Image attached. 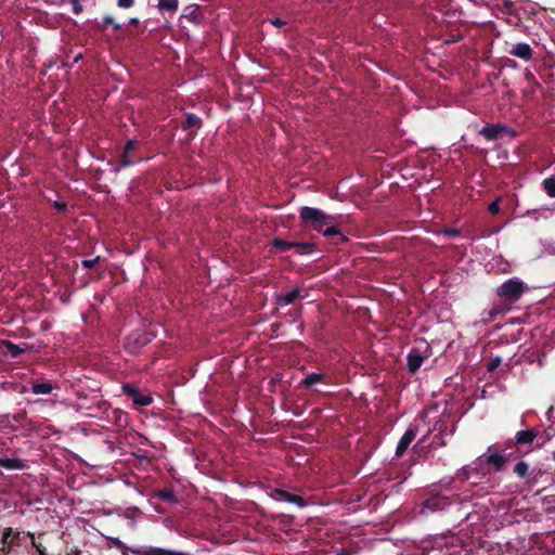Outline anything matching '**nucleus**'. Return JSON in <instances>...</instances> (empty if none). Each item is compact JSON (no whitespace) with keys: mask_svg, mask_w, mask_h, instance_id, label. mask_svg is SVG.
Returning a JSON list of instances; mask_svg holds the SVG:
<instances>
[{"mask_svg":"<svg viewBox=\"0 0 555 555\" xmlns=\"http://www.w3.org/2000/svg\"><path fill=\"white\" fill-rule=\"evenodd\" d=\"M527 289L528 286L518 278L506 280L496 288V295L503 300V302L493 307L490 311V317L494 318L499 313L508 311L512 306L521 298Z\"/></svg>","mask_w":555,"mask_h":555,"instance_id":"1","label":"nucleus"},{"mask_svg":"<svg viewBox=\"0 0 555 555\" xmlns=\"http://www.w3.org/2000/svg\"><path fill=\"white\" fill-rule=\"evenodd\" d=\"M299 218L304 228L322 232L325 225L335 223L336 217L326 215L319 208L304 206L299 210Z\"/></svg>","mask_w":555,"mask_h":555,"instance_id":"2","label":"nucleus"},{"mask_svg":"<svg viewBox=\"0 0 555 555\" xmlns=\"http://www.w3.org/2000/svg\"><path fill=\"white\" fill-rule=\"evenodd\" d=\"M430 354V347L425 340L416 341L406 356L409 372L415 374Z\"/></svg>","mask_w":555,"mask_h":555,"instance_id":"3","label":"nucleus"},{"mask_svg":"<svg viewBox=\"0 0 555 555\" xmlns=\"http://www.w3.org/2000/svg\"><path fill=\"white\" fill-rule=\"evenodd\" d=\"M491 449L492 448L490 447L487 453L477 459V466L473 467V470H475L476 474H483V465L493 466L495 472H501L505 468L506 463L508 462V456L503 453L491 452Z\"/></svg>","mask_w":555,"mask_h":555,"instance_id":"4","label":"nucleus"},{"mask_svg":"<svg viewBox=\"0 0 555 555\" xmlns=\"http://www.w3.org/2000/svg\"><path fill=\"white\" fill-rule=\"evenodd\" d=\"M453 499L457 500L459 495L447 496L439 492L430 491L428 498L423 502V507L430 512L446 511L453 502Z\"/></svg>","mask_w":555,"mask_h":555,"instance_id":"5","label":"nucleus"},{"mask_svg":"<svg viewBox=\"0 0 555 555\" xmlns=\"http://www.w3.org/2000/svg\"><path fill=\"white\" fill-rule=\"evenodd\" d=\"M479 134L488 141H495L504 134H508L514 138L516 137V131L503 124H488L481 128Z\"/></svg>","mask_w":555,"mask_h":555,"instance_id":"6","label":"nucleus"},{"mask_svg":"<svg viewBox=\"0 0 555 555\" xmlns=\"http://www.w3.org/2000/svg\"><path fill=\"white\" fill-rule=\"evenodd\" d=\"M122 390L129 398H131L135 405L147 406L153 402L152 396L143 395L138 388L130 384H125L122 386Z\"/></svg>","mask_w":555,"mask_h":555,"instance_id":"7","label":"nucleus"},{"mask_svg":"<svg viewBox=\"0 0 555 555\" xmlns=\"http://www.w3.org/2000/svg\"><path fill=\"white\" fill-rule=\"evenodd\" d=\"M202 126H203L202 118L193 113H186L184 115V120L181 122V128L183 130H191L188 134L189 141L193 140L196 135L195 130H192V129H199Z\"/></svg>","mask_w":555,"mask_h":555,"instance_id":"8","label":"nucleus"},{"mask_svg":"<svg viewBox=\"0 0 555 555\" xmlns=\"http://www.w3.org/2000/svg\"><path fill=\"white\" fill-rule=\"evenodd\" d=\"M272 498L276 501H285L288 503L296 504L299 507H306L308 505L307 501L304 498L279 488H276L273 491Z\"/></svg>","mask_w":555,"mask_h":555,"instance_id":"9","label":"nucleus"},{"mask_svg":"<svg viewBox=\"0 0 555 555\" xmlns=\"http://www.w3.org/2000/svg\"><path fill=\"white\" fill-rule=\"evenodd\" d=\"M539 430L535 428H530L526 430H519L515 436V446H517V450L521 451V448L527 444H531L533 440L538 437Z\"/></svg>","mask_w":555,"mask_h":555,"instance_id":"10","label":"nucleus"},{"mask_svg":"<svg viewBox=\"0 0 555 555\" xmlns=\"http://www.w3.org/2000/svg\"><path fill=\"white\" fill-rule=\"evenodd\" d=\"M415 437H416L415 429L409 428L405 430V433L399 440L398 446L396 448V456L397 457H401L404 454V452L406 451V449L409 448L411 442L415 439Z\"/></svg>","mask_w":555,"mask_h":555,"instance_id":"11","label":"nucleus"},{"mask_svg":"<svg viewBox=\"0 0 555 555\" xmlns=\"http://www.w3.org/2000/svg\"><path fill=\"white\" fill-rule=\"evenodd\" d=\"M509 54L513 56H517L524 61H529L532 59L533 51L528 43L519 42L513 46L509 51Z\"/></svg>","mask_w":555,"mask_h":555,"instance_id":"12","label":"nucleus"},{"mask_svg":"<svg viewBox=\"0 0 555 555\" xmlns=\"http://www.w3.org/2000/svg\"><path fill=\"white\" fill-rule=\"evenodd\" d=\"M472 472L476 473L475 470H473V468H469L468 466H464V467L460 468L455 473V476L452 477L451 479H449L448 481L441 480L440 485L442 487H444L446 489L450 490L451 489V485L454 482V480L457 479L460 481H467L469 479V475H470Z\"/></svg>","mask_w":555,"mask_h":555,"instance_id":"13","label":"nucleus"},{"mask_svg":"<svg viewBox=\"0 0 555 555\" xmlns=\"http://www.w3.org/2000/svg\"><path fill=\"white\" fill-rule=\"evenodd\" d=\"M301 294V288L295 287L293 291L279 295L275 304L279 306H286L293 304Z\"/></svg>","mask_w":555,"mask_h":555,"instance_id":"14","label":"nucleus"},{"mask_svg":"<svg viewBox=\"0 0 555 555\" xmlns=\"http://www.w3.org/2000/svg\"><path fill=\"white\" fill-rule=\"evenodd\" d=\"M20 534L18 531H14L12 528H5L2 532L1 544L17 545Z\"/></svg>","mask_w":555,"mask_h":555,"instance_id":"15","label":"nucleus"},{"mask_svg":"<svg viewBox=\"0 0 555 555\" xmlns=\"http://www.w3.org/2000/svg\"><path fill=\"white\" fill-rule=\"evenodd\" d=\"M0 467L5 469L15 470L23 469L25 467L22 460L16 457H0Z\"/></svg>","mask_w":555,"mask_h":555,"instance_id":"16","label":"nucleus"},{"mask_svg":"<svg viewBox=\"0 0 555 555\" xmlns=\"http://www.w3.org/2000/svg\"><path fill=\"white\" fill-rule=\"evenodd\" d=\"M155 495L166 503H170V504L178 503V498L171 488L160 489L156 492Z\"/></svg>","mask_w":555,"mask_h":555,"instance_id":"17","label":"nucleus"},{"mask_svg":"<svg viewBox=\"0 0 555 555\" xmlns=\"http://www.w3.org/2000/svg\"><path fill=\"white\" fill-rule=\"evenodd\" d=\"M325 379V376L323 374H320V373H311L309 375H307L300 383L301 386L304 387H311L318 383H322L324 382Z\"/></svg>","mask_w":555,"mask_h":555,"instance_id":"18","label":"nucleus"},{"mask_svg":"<svg viewBox=\"0 0 555 555\" xmlns=\"http://www.w3.org/2000/svg\"><path fill=\"white\" fill-rule=\"evenodd\" d=\"M137 159H134L133 152H122L120 156V164L118 167L114 169L115 172H118L121 168L130 167L135 164Z\"/></svg>","mask_w":555,"mask_h":555,"instance_id":"19","label":"nucleus"},{"mask_svg":"<svg viewBox=\"0 0 555 555\" xmlns=\"http://www.w3.org/2000/svg\"><path fill=\"white\" fill-rule=\"evenodd\" d=\"M3 346H4L8 354H10V357H12V358H17L25 351L24 348L20 347L18 345H16L10 340H4Z\"/></svg>","mask_w":555,"mask_h":555,"instance_id":"20","label":"nucleus"},{"mask_svg":"<svg viewBox=\"0 0 555 555\" xmlns=\"http://www.w3.org/2000/svg\"><path fill=\"white\" fill-rule=\"evenodd\" d=\"M296 253L299 255L311 254L315 249V245L311 242H295Z\"/></svg>","mask_w":555,"mask_h":555,"instance_id":"21","label":"nucleus"},{"mask_svg":"<svg viewBox=\"0 0 555 555\" xmlns=\"http://www.w3.org/2000/svg\"><path fill=\"white\" fill-rule=\"evenodd\" d=\"M271 244L279 251H287L295 247V242H288L279 237L273 238Z\"/></svg>","mask_w":555,"mask_h":555,"instance_id":"22","label":"nucleus"},{"mask_svg":"<svg viewBox=\"0 0 555 555\" xmlns=\"http://www.w3.org/2000/svg\"><path fill=\"white\" fill-rule=\"evenodd\" d=\"M53 387L50 382L46 383H34L31 390L35 395H47L52 391Z\"/></svg>","mask_w":555,"mask_h":555,"instance_id":"23","label":"nucleus"},{"mask_svg":"<svg viewBox=\"0 0 555 555\" xmlns=\"http://www.w3.org/2000/svg\"><path fill=\"white\" fill-rule=\"evenodd\" d=\"M179 7L178 0H159L158 8L160 11L165 12H176Z\"/></svg>","mask_w":555,"mask_h":555,"instance_id":"24","label":"nucleus"},{"mask_svg":"<svg viewBox=\"0 0 555 555\" xmlns=\"http://www.w3.org/2000/svg\"><path fill=\"white\" fill-rule=\"evenodd\" d=\"M528 472H529V465L528 463H526L525 461H520L518 462L515 467H514V473L520 477V478H525L528 476Z\"/></svg>","mask_w":555,"mask_h":555,"instance_id":"25","label":"nucleus"},{"mask_svg":"<svg viewBox=\"0 0 555 555\" xmlns=\"http://www.w3.org/2000/svg\"><path fill=\"white\" fill-rule=\"evenodd\" d=\"M543 188L548 196L555 197V177L544 179Z\"/></svg>","mask_w":555,"mask_h":555,"instance_id":"26","label":"nucleus"},{"mask_svg":"<svg viewBox=\"0 0 555 555\" xmlns=\"http://www.w3.org/2000/svg\"><path fill=\"white\" fill-rule=\"evenodd\" d=\"M325 227L326 229L321 232L325 237H337L340 233L339 229L334 223Z\"/></svg>","mask_w":555,"mask_h":555,"instance_id":"27","label":"nucleus"},{"mask_svg":"<svg viewBox=\"0 0 555 555\" xmlns=\"http://www.w3.org/2000/svg\"><path fill=\"white\" fill-rule=\"evenodd\" d=\"M27 535L31 539V544L37 550L39 555H47L46 547L41 543L36 542L34 533L27 532Z\"/></svg>","mask_w":555,"mask_h":555,"instance_id":"28","label":"nucleus"},{"mask_svg":"<svg viewBox=\"0 0 555 555\" xmlns=\"http://www.w3.org/2000/svg\"><path fill=\"white\" fill-rule=\"evenodd\" d=\"M500 202L501 197H496L493 202H491L488 206V211L491 215H498L500 212Z\"/></svg>","mask_w":555,"mask_h":555,"instance_id":"29","label":"nucleus"},{"mask_svg":"<svg viewBox=\"0 0 555 555\" xmlns=\"http://www.w3.org/2000/svg\"><path fill=\"white\" fill-rule=\"evenodd\" d=\"M441 233L449 237H459L461 235V230L455 228H444L441 230Z\"/></svg>","mask_w":555,"mask_h":555,"instance_id":"30","label":"nucleus"},{"mask_svg":"<svg viewBox=\"0 0 555 555\" xmlns=\"http://www.w3.org/2000/svg\"><path fill=\"white\" fill-rule=\"evenodd\" d=\"M101 260V257L100 256H96L95 258L93 259H85L81 261V266L86 269H91L93 268L96 263H99Z\"/></svg>","mask_w":555,"mask_h":555,"instance_id":"31","label":"nucleus"},{"mask_svg":"<svg viewBox=\"0 0 555 555\" xmlns=\"http://www.w3.org/2000/svg\"><path fill=\"white\" fill-rule=\"evenodd\" d=\"M137 145H138V141L135 139H129L125 143L122 152L132 153L134 151V149L137 147Z\"/></svg>","mask_w":555,"mask_h":555,"instance_id":"32","label":"nucleus"},{"mask_svg":"<svg viewBox=\"0 0 555 555\" xmlns=\"http://www.w3.org/2000/svg\"><path fill=\"white\" fill-rule=\"evenodd\" d=\"M103 24H104V27L112 25L114 27V29H116V30L120 29V25L115 23L114 18L109 15H107L103 18Z\"/></svg>","mask_w":555,"mask_h":555,"instance_id":"33","label":"nucleus"},{"mask_svg":"<svg viewBox=\"0 0 555 555\" xmlns=\"http://www.w3.org/2000/svg\"><path fill=\"white\" fill-rule=\"evenodd\" d=\"M53 207L60 211V212H66L67 211V204L63 201H55L53 204Z\"/></svg>","mask_w":555,"mask_h":555,"instance_id":"34","label":"nucleus"},{"mask_svg":"<svg viewBox=\"0 0 555 555\" xmlns=\"http://www.w3.org/2000/svg\"><path fill=\"white\" fill-rule=\"evenodd\" d=\"M500 364H501V359L499 357L492 359L490 361V363L488 364V371L493 372L494 370H496L499 367Z\"/></svg>","mask_w":555,"mask_h":555,"instance_id":"35","label":"nucleus"},{"mask_svg":"<svg viewBox=\"0 0 555 555\" xmlns=\"http://www.w3.org/2000/svg\"><path fill=\"white\" fill-rule=\"evenodd\" d=\"M134 0H117V5L121 9H129L133 7Z\"/></svg>","mask_w":555,"mask_h":555,"instance_id":"36","label":"nucleus"},{"mask_svg":"<svg viewBox=\"0 0 555 555\" xmlns=\"http://www.w3.org/2000/svg\"><path fill=\"white\" fill-rule=\"evenodd\" d=\"M73 5V12L75 14H80L82 12V5L79 0H69Z\"/></svg>","mask_w":555,"mask_h":555,"instance_id":"37","label":"nucleus"},{"mask_svg":"<svg viewBox=\"0 0 555 555\" xmlns=\"http://www.w3.org/2000/svg\"><path fill=\"white\" fill-rule=\"evenodd\" d=\"M335 238L336 240L334 241V244H336V245H344V244L349 242V238L345 234H343L341 232Z\"/></svg>","mask_w":555,"mask_h":555,"instance_id":"38","label":"nucleus"},{"mask_svg":"<svg viewBox=\"0 0 555 555\" xmlns=\"http://www.w3.org/2000/svg\"><path fill=\"white\" fill-rule=\"evenodd\" d=\"M270 23H271L272 25H274L275 27H282V26L286 25V22H285V21H283V20H281V18H278V17H276V18H271V20H270Z\"/></svg>","mask_w":555,"mask_h":555,"instance_id":"39","label":"nucleus"},{"mask_svg":"<svg viewBox=\"0 0 555 555\" xmlns=\"http://www.w3.org/2000/svg\"><path fill=\"white\" fill-rule=\"evenodd\" d=\"M11 546L9 544H2L0 547V555H8L10 553Z\"/></svg>","mask_w":555,"mask_h":555,"instance_id":"40","label":"nucleus"},{"mask_svg":"<svg viewBox=\"0 0 555 555\" xmlns=\"http://www.w3.org/2000/svg\"><path fill=\"white\" fill-rule=\"evenodd\" d=\"M504 7H505L508 11H511V10H512V8H513V2H512V1H509V0H505V1H504Z\"/></svg>","mask_w":555,"mask_h":555,"instance_id":"41","label":"nucleus"},{"mask_svg":"<svg viewBox=\"0 0 555 555\" xmlns=\"http://www.w3.org/2000/svg\"><path fill=\"white\" fill-rule=\"evenodd\" d=\"M139 23H140V21H139V18H137V17H132V18H130V21H129V24H130V25H133V26H138V25H139Z\"/></svg>","mask_w":555,"mask_h":555,"instance_id":"42","label":"nucleus"},{"mask_svg":"<svg viewBox=\"0 0 555 555\" xmlns=\"http://www.w3.org/2000/svg\"><path fill=\"white\" fill-rule=\"evenodd\" d=\"M514 444H515V443H514V441H512V440L506 441V443H505L506 448H505V449H503V452H506V449L512 448Z\"/></svg>","mask_w":555,"mask_h":555,"instance_id":"43","label":"nucleus"},{"mask_svg":"<svg viewBox=\"0 0 555 555\" xmlns=\"http://www.w3.org/2000/svg\"><path fill=\"white\" fill-rule=\"evenodd\" d=\"M336 555H350L349 552H347L346 550H341L340 552H338Z\"/></svg>","mask_w":555,"mask_h":555,"instance_id":"44","label":"nucleus"},{"mask_svg":"<svg viewBox=\"0 0 555 555\" xmlns=\"http://www.w3.org/2000/svg\"><path fill=\"white\" fill-rule=\"evenodd\" d=\"M526 76H527L528 79H534V77H533V75L531 73H528Z\"/></svg>","mask_w":555,"mask_h":555,"instance_id":"45","label":"nucleus"},{"mask_svg":"<svg viewBox=\"0 0 555 555\" xmlns=\"http://www.w3.org/2000/svg\"><path fill=\"white\" fill-rule=\"evenodd\" d=\"M534 481H535L534 479H529L528 483H533Z\"/></svg>","mask_w":555,"mask_h":555,"instance_id":"46","label":"nucleus"},{"mask_svg":"<svg viewBox=\"0 0 555 555\" xmlns=\"http://www.w3.org/2000/svg\"><path fill=\"white\" fill-rule=\"evenodd\" d=\"M553 460L555 461V451L553 452Z\"/></svg>","mask_w":555,"mask_h":555,"instance_id":"47","label":"nucleus"}]
</instances>
